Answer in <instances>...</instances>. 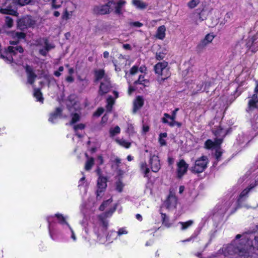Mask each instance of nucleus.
Instances as JSON below:
<instances>
[{
	"mask_svg": "<svg viewBox=\"0 0 258 258\" xmlns=\"http://www.w3.org/2000/svg\"><path fill=\"white\" fill-rule=\"evenodd\" d=\"M248 238L246 235H237L233 243L220 249L216 257L224 258L229 255L238 253L239 258H257L254 254H250L248 250L254 247L258 249V235L254 236V245Z\"/></svg>",
	"mask_w": 258,
	"mask_h": 258,
	"instance_id": "nucleus-1",
	"label": "nucleus"
},
{
	"mask_svg": "<svg viewBox=\"0 0 258 258\" xmlns=\"http://www.w3.org/2000/svg\"><path fill=\"white\" fill-rule=\"evenodd\" d=\"M23 52V48L20 46H10L5 52L4 54L1 55V57L5 58L10 62H14L16 63L20 64V61L18 58H20L21 55L17 56V53H22Z\"/></svg>",
	"mask_w": 258,
	"mask_h": 258,
	"instance_id": "nucleus-2",
	"label": "nucleus"
},
{
	"mask_svg": "<svg viewBox=\"0 0 258 258\" xmlns=\"http://www.w3.org/2000/svg\"><path fill=\"white\" fill-rule=\"evenodd\" d=\"M168 63L165 61L159 62L154 67L156 74L159 75L161 78L158 80L160 83L163 82L170 76L169 69L167 68Z\"/></svg>",
	"mask_w": 258,
	"mask_h": 258,
	"instance_id": "nucleus-3",
	"label": "nucleus"
},
{
	"mask_svg": "<svg viewBox=\"0 0 258 258\" xmlns=\"http://www.w3.org/2000/svg\"><path fill=\"white\" fill-rule=\"evenodd\" d=\"M209 163V160L207 156H202L197 159L193 166L191 168V170L194 173H202L207 167Z\"/></svg>",
	"mask_w": 258,
	"mask_h": 258,
	"instance_id": "nucleus-4",
	"label": "nucleus"
},
{
	"mask_svg": "<svg viewBox=\"0 0 258 258\" xmlns=\"http://www.w3.org/2000/svg\"><path fill=\"white\" fill-rule=\"evenodd\" d=\"M36 43V45L39 47V53L43 56H46L49 51L55 47L53 44L50 43L48 40L44 38L38 39Z\"/></svg>",
	"mask_w": 258,
	"mask_h": 258,
	"instance_id": "nucleus-5",
	"label": "nucleus"
},
{
	"mask_svg": "<svg viewBox=\"0 0 258 258\" xmlns=\"http://www.w3.org/2000/svg\"><path fill=\"white\" fill-rule=\"evenodd\" d=\"M178 111V108H176L172 112V115H170L168 113H164V117L162 119V121L164 123L168 124L170 126L176 125L178 127L181 126V123L175 120L176 117V113Z\"/></svg>",
	"mask_w": 258,
	"mask_h": 258,
	"instance_id": "nucleus-6",
	"label": "nucleus"
},
{
	"mask_svg": "<svg viewBox=\"0 0 258 258\" xmlns=\"http://www.w3.org/2000/svg\"><path fill=\"white\" fill-rule=\"evenodd\" d=\"M148 162L150 168L153 172H157L160 169V161L157 154L150 153Z\"/></svg>",
	"mask_w": 258,
	"mask_h": 258,
	"instance_id": "nucleus-7",
	"label": "nucleus"
},
{
	"mask_svg": "<svg viewBox=\"0 0 258 258\" xmlns=\"http://www.w3.org/2000/svg\"><path fill=\"white\" fill-rule=\"evenodd\" d=\"M0 13L3 14L17 16L18 13L16 8L12 5L10 1L7 0L0 8Z\"/></svg>",
	"mask_w": 258,
	"mask_h": 258,
	"instance_id": "nucleus-8",
	"label": "nucleus"
},
{
	"mask_svg": "<svg viewBox=\"0 0 258 258\" xmlns=\"http://www.w3.org/2000/svg\"><path fill=\"white\" fill-rule=\"evenodd\" d=\"M112 2L109 0L108 2L106 5H100L96 6L93 8V12L94 13L99 15H105L109 13L110 10L112 9Z\"/></svg>",
	"mask_w": 258,
	"mask_h": 258,
	"instance_id": "nucleus-9",
	"label": "nucleus"
},
{
	"mask_svg": "<svg viewBox=\"0 0 258 258\" xmlns=\"http://www.w3.org/2000/svg\"><path fill=\"white\" fill-rule=\"evenodd\" d=\"M214 35L212 34H208L205 38L201 41L197 47V50L199 52L202 51L213 40Z\"/></svg>",
	"mask_w": 258,
	"mask_h": 258,
	"instance_id": "nucleus-10",
	"label": "nucleus"
},
{
	"mask_svg": "<svg viewBox=\"0 0 258 258\" xmlns=\"http://www.w3.org/2000/svg\"><path fill=\"white\" fill-rule=\"evenodd\" d=\"M127 231L124 228H120L117 232L115 231H110L106 236V240L109 243L112 242L113 240L116 239L117 236H120L122 234H126Z\"/></svg>",
	"mask_w": 258,
	"mask_h": 258,
	"instance_id": "nucleus-11",
	"label": "nucleus"
},
{
	"mask_svg": "<svg viewBox=\"0 0 258 258\" xmlns=\"http://www.w3.org/2000/svg\"><path fill=\"white\" fill-rule=\"evenodd\" d=\"M177 176L179 178H180L187 172L188 165L183 159H181L177 163Z\"/></svg>",
	"mask_w": 258,
	"mask_h": 258,
	"instance_id": "nucleus-12",
	"label": "nucleus"
},
{
	"mask_svg": "<svg viewBox=\"0 0 258 258\" xmlns=\"http://www.w3.org/2000/svg\"><path fill=\"white\" fill-rule=\"evenodd\" d=\"M258 184L257 181L252 182L247 188H245L239 195L237 199L238 204L244 200L247 197L248 192Z\"/></svg>",
	"mask_w": 258,
	"mask_h": 258,
	"instance_id": "nucleus-13",
	"label": "nucleus"
},
{
	"mask_svg": "<svg viewBox=\"0 0 258 258\" xmlns=\"http://www.w3.org/2000/svg\"><path fill=\"white\" fill-rule=\"evenodd\" d=\"M34 24V22L28 16L23 18L18 22V26L21 29L31 27Z\"/></svg>",
	"mask_w": 258,
	"mask_h": 258,
	"instance_id": "nucleus-14",
	"label": "nucleus"
},
{
	"mask_svg": "<svg viewBox=\"0 0 258 258\" xmlns=\"http://www.w3.org/2000/svg\"><path fill=\"white\" fill-rule=\"evenodd\" d=\"M177 203V198L175 195L174 189H170V193L167 200L165 202V205L167 208H170L175 207Z\"/></svg>",
	"mask_w": 258,
	"mask_h": 258,
	"instance_id": "nucleus-15",
	"label": "nucleus"
},
{
	"mask_svg": "<svg viewBox=\"0 0 258 258\" xmlns=\"http://www.w3.org/2000/svg\"><path fill=\"white\" fill-rule=\"evenodd\" d=\"M258 97L257 95L253 94L248 101V106L247 111L248 112L256 110L258 108Z\"/></svg>",
	"mask_w": 258,
	"mask_h": 258,
	"instance_id": "nucleus-16",
	"label": "nucleus"
},
{
	"mask_svg": "<svg viewBox=\"0 0 258 258\" xmlns=\"http://www.w3.org/2000/svg\"><path fill=\"white\" fill-rule=\"evenodd\" d=\"M25 69L27 76V82L32 85L34 83L37 76L34 73L33 68L31 66L27 65Z\"/></svg>",
	"mask_w": 258,
	"mask_h": 258,
	"instance_id": "nucleus-17",
	"label": "nucleus"
},
{
	"mask_svg": "<svg viewBox=\"0 0 258 258\" xmlns=\"http://www.w3.org/2000/svg\"><path fill=\"white\" fill-rule=\"evenodd\" d=\"M111 1L112 2L111 10L114 8L115 13L116 14H120L121 12V9L124 6L125 2L123 0H111Z\"/></svg>",
	"mask_w": 258,
	"mask_h": 258,
	"instance_id": "nucleus-18",
	"label": "nucleus"
},
{
	"mask_svg": "<svg viewBox=\"0 0 258 258\" xmlns=\"http://www.w3.org/2000/svg\"><path fill=\"white\" fill-rule=\"evenodd\" d=\"M207 15L204 10H203L200 13L194 15L193 17L194 23L195 25H199L202 21L207 19Z\"/></svg>",
	"mask_w": 258,
	"mask_h": 258,
	"instance_id": "nucleus-19",
	"label": "nucleus"
},
{
	"mask_svg": "<svg viewBox=\"0 0 258 258\" xmlns=\"http://www.w3.org/2000/svg\"><path fill=\"white\" fill-rule=\"evenodd\" d=\"M10 34L11 36L15 40L10 41V44L12 45L16 44L19 40L24 39L25 37V34L22 32H12Z\"/></svg>",
	"mask_w": 258,
	"mask_h": 258,
	"instance_id": "nucleus-20",
	"label": "nucleus"
},
{
	"mask_svg": "<svg viewBox=\"0 0 258 258\" xmlns=\"http://www.w3.org/2000/svg\"><path fill=\"white\" fill-rule=\"evenodd\" d=\"M97 186L98 189L97 190V196H99V192H101L107 186L106 178L99 177L98 179Z\"/></svg>",
	"mask_w": 258,
	"mask_h": 258,
	"instance_id": "nucleus-21",
	"label": "nucleus"
},
{
	"mask_svg": "<svg viewBox=\"0 0 258 258\" xmlns=\"http://www.w3.org/2000/svg\"><path fill=\"white\" fill-rule=\"evenodd\" d=\"M110 87L109 80L105 82H101L98 92L99 94L103 95L109 92Z\"/></svg>",
	"mask_w": 258,
	"mask_h": 258,
	"instance_id": "nucleus-22",
	"label": "nucleus"
},
{
	"mask_svg": "<svg viewBox=\"0 0 258 258\" xmlns=\"http://www.w3.org/2000/svg\"><path fill=\"white\" fill-rule=\"evenodd\" d=\"M222 142V139H216L213 142L211 140H208L205 143V148L208 149L216 147L219 146Z\"/></svg>",
	"mask_w": 258,
	"mask_h": 258,
	"instance_id": "nucleus-23",
	"label": "nucleus"
},
{
	"mask_svg": "<svg viewBox=\"0 0 258 258\" xmlns=\"http://www.w3.org/2000/svg\"><path fill=\"white\" fill-rule=\"evenodd\" d=\"M144 101L141 96H138L134 102L133 112L136 113L143 105Z\"/></svg>",
	"mask_w": 258,
	"mask_h": 258,
	"instance_id": "nucleus-24",
	"label": "nucleus"
},
{
	"mask_svg": "<svg viewBox=\"0 0 258 258\" xmlns=\"http://www.w3.org/2000/svg\"><path fill=\"white\" fill-rule=\"evenodd\" d=\"M95 78L96 81L102 80L101 82L109 80V78L105 75L104 71L103 70H99L95 72Z\"/></svg>",
	"mask_w": 258,
	"mask_h": 258,
	"instance_id": "nucleus-25",
	"label": "nucleus"
},
{
	"mask_svg": "<svg viewBox=\"0 0 258 258\" xmlns=\"http://www.w3.org/2000/svg\"><path fill=\"white\" fill-rule=\"evenodd\" d=\"M165 32L166 27L164 25L159 27L156 33V37L159 39L163 40L165 37Z\"/></svg>",
	"mask_w": 258,
	"mask_h": 258,
	"instance_id": "nucleus-26",
	"label": "nucleus"
},
{
	"mask_svg": "<svg viewBox=\"0 0 258 258\" xmlns=\"http://www.w3.org/2000/svg\"><path fill=\"white\" fill-rule=\"evenodd\" d=\"M118 60L120 61V62H122V63H121L120 65V63H117V61H113V63L114 64V66L115 67V71L116 72H119L121 70V67H120V66H121L122 64H125V62H126V58L124 57L122 55L120 54L119 55V56L118 57Z\"/></svg>",
	"mask_w": 258,
	"mask_h": 258,
	"instance_id": "nucleus-27",
	"label": "nucleus"
},
{
	"mask_svg": "<svg viewBox=\"0 0 258 258\" xmlns=\"http://www.w3.org/2000/svg\"><path fill=\"white\" fill-rule=\"evenodd\" d=\"M61 110H62L60 108H57L53 113L50 114L49 118V121L52 123H54L55 120L60 115Z\"/></svg>",
	"mask_w": 258,
	"mask_h": 258,
	"instance_id": "nucleus-28",
	"label": "nucleus"
},
{
	"mask_svg": "<svg viewBox=\"0 0 258 258\" xmlns=\"http://www.w3.org/2000/svg\"><path fill=\"white\" fill-rule=\"evenodd\" d=\"M61 110H62L60 108H57L53 113L50 114L49 118V121L52 123H54L55 120L60 115Z\"/></svg>",
	"mask_w": 258,
	"mask_h": 258,
	"instance_id": "nucleus-29",
	"label": "nucleus"
},
{
	"mask_svg": "<svg viewBox=\"0 0 258 258\" xmlns=\"http://www.w3.org/2000/svg\"><path fill=\"white\" fill-rule=\"evenodd\" d=\"M132 4L139 9H144L147 7V4L141 0H132Z\"/></svg>",
	"mask_w": 258,
	"mask_h": 258,
	"instance_id": "nucleus-30",
	"label": "nucleus"
},
{
	"mask_svg": "<svg viewBox=\"0 0 258 258\" xmlns=\"http://www.w3.org/2000/svg\"><path fill=\"white\" fill-rule=\"evenodd\" d=\"M113 211H111L110 213L109 212L106 213L104 215H100L99 216V219L100 220V225H101L103 229H106L108 225L107 222L103 219V217H108L109 216H110L113 213Z\"/></svg>",
	"mask_w": 258,
	"mask_h": 258,
	"instance_id": "nucleus-31",
	"label": "nucleus"
},
{
	"mask_svg": "<svg viewBox=\"0 0 258 258\" xmlns=\"http://www.w3.org/2000/svg\"><path fill=\"white\" fill-rule=\"evenodd\" d=\"M135 84H141L144 86H148L149 85V82L148 80L145 79L144 75H140L139 77L138 81L135 82Z\"/></svg>",
	"mask_w": 258,
	"mask_h": 258,
	"instance_id": "nucleus-32",
	"label": "nucleus"
},
{
	"mask_svg": "<svg viewBox=\"0 0 258 258\" xmlns=\"http://www.w3.org/2000/svg\"><path fill=\"white\" fill-rule=\"evenodd\" d=\"M140 170L144 174V176H148V173L150 172V168L146 162H142L140 164Z\"/></svg>",
	"mask_w": 258,
	"mask_h": 258,
	"instance_id": "nucleus-33",
	"label": "nucleus"
},
{
	"mask_svg": "<svg viewBox=\"0 0 258 258\" xmlns=\"http://www.w3.org/2000/svg\"><path fill=\"white\" fill-rule=\"evenodd\" d=\"M109 133L110 137L111 138L113 137L120 133V128L118 126L116 125L114 127H111L109 129Z\"/></svg>",
	"mask_w": 258,
	"mask_h": 258,
	"instance_id": "nucleus-34",
	"label": "nucleus"
},
{
	"mask_svg": "<svg viewBox=\"0 0 258 258\" xmlns=\"http://www.w3.org/2000/svg\"><path fill=\"white\" fill-rule=\"evenodd\" d=\"M248 45L249 47H258V34L249 40Z\"/></svg>",
	"mask_w": 258,
	"mask_h": 258,
	"instance_id": "nucleus-35",
	"label": "nucleus"
},
{
	"mask_svg": "<svg viewBox=\"0 0 258 258\" xmlns=\"http://www.w3.org/2000/svg\"><path fill=\"white\" fill-rule=\"evenodd\" d=\"M34 96L37 99V101L41 103L43 102V98L42 97V93L39 89H35L34 91Z\"/></svg>",
	"mask_w": 258,
	"mask_h": 258,
	"instance_id": "nucleus-36",
	"label": "nucleus"
},
{
	"mask_svg": "<svg viewBox=\"0 0 258 258\" xmlns=\"http://www.w3.org/2000/svg\"><path fill=\"white\" fill-rule=\"evenodd\" d=\"M178 223L181 226V229L184 230L191 226L194 223V221L192 220H189L185 222H179Z\"/></svg>",
	"mask_w": 258,
	"mask_h": 258,
	"instance_id": "nucleus-37",
	"label": "nucleus"
},
{
	"mask_svg": "<svg viewBox=\"0 0 258 258\" xmlns=\"http://www.w3.org/2000/svg\"><path fill=\"white\" fill-rule=\"evenodd\" d=\"M114 103V101L111 96H109L107 99V105L106 106V109L108 111L110 112L113 105Z\"/></svg>",
	"mask_w": 258,
	"mask_h": 258,
	"instance_id": "nucleus-38",
	"label": "nucleus"
},
{
	"mask_svg": "<svg viewBox=\"0 0 258 258\" xmlns=\"http://www.w3.org/2000/svg\"><path fill=\"white\" fill-rule=\"evenodd\" d=\"M94 165V159L93 158H89L85 163V169L88 171L90 170Z\"/></svg>",
	"mask_w": 258,
	"mask_h": 258,
	"instance_id": "nucleus-39",
	"label": "nucleus"
},
{
	"mask_svg": "<svg viewBox=\"0 0 258 258\" xmlns=\"http://www.w3.org/2000/svg\"><path fill=\"white\" fill-rule=\"evenodd\" d=\"M55 216L57 218L58 220L59 221V222L62 224L67 225L68 227H69V224L66 221V218L61 214H56L55 215Z\"/></svg>",
	"mask_w": 258,
	"mask_h": 258,
	"instance_id": "nucleus-40",
	"label": "nucleus"
},
{
	"mask_svg": "<svg viewBox=\"0 0 258 258\" xmlns=\"http://www.w3.org/2000/svg\"><path fill=\"white\" fill-rule=\"evenodd\" d=\"M115 141L118 144L126 148H128L130 147L131 143L123 139H116Z\"/></svg>",
	"mask_w": 258,
	"mask_h": 258,
	"instance_id": "nucleus-41",
	"label": "nucleus"
},
{
	"mask_svg": "<svg viewBox=\"0 0 258 258\" xmlns=\"http://www.w3.org/2000/svg\"><path fill=\"white\" fill-rule=\"evenodd\" d=\"M204 85H206L204 82H200L196 84V87L194 89V92L195 93H196L198 92L199 91H201L203 90V87Z\"/></svg>",
	"mask_w": 258,
	"mask_h": 258,
	"instance_id": "nucleus-42",
	"label": "nucleus"
},
{
	"mask_svg": "<svg viewBox=\"0 0 258 258\" xmlns=\"http://www.w3.org/2000/svg\"><path fill=\"white\" fill-rule=\"evenodd\" d=\"M232 17V14L231 12H228L224 16V20L220 22V25H224L226 23L229 22Z\"/></svg>",
	"mask_w": 258,
	"mask_h": 258,
	"instance_id": "nucleus-43",
	"label": "nucleus"
},
{
	"mask_svg": "<svg viewBox=\"0 0 258 258\" xmlns=\"http://www.w3.org/2000/svg\"><path fill=\"white\" fill-rule=\"evenodd\" d=\"M51 3L53 8H59L61 5L62 4L64 1H66L67 0H51Z\"/></svg>",
	"mask_w": 258,
	"mask_h": 258,
	"instance_id": "nucleus-44",
	"label": "nucleus"
},
{
	"mask_svg": "<svg viewBox=\"0 0 258 258\" xmlns=\"http://www.w3.org/2000/svg\"><path fill=\"white\" fill-rule=\"evenodd\" d=\"M124 186V184L121 181L118 180L115 183V190L118 192H121Z\"/></svg>",
	"mask_w": 258,
	"mask_h": 258,
	"instance_id": "nucleus-45",
	"label": "nucleus"
},
{
	"mask_svg": "<svg viewBox=\"0 0 258 258\" xmlns=\"http://www.w3.org/2000/svg\"><path fill=\"white\" fill-rule=\"evenodd\" d=\"M67 105L69 107V110L71 111H73V109L77 110L79 109V105L75 101L74 103H72L71 101L68 103Z\"/></svg>",
	"mask_w": 258,
	"mask_h": 258,
	"instance_id": "nucleus-46",
	"label": "nucleus"
},
{
	"mask_svg": "<svg viewBox=\"0 0 258 258\" xmlns=\"http://www.w3.org/2000/svg\"><path fill=\"white\" fill-rule=\"evenodd\" d=\"M167 136V133H164L160 134L159 142L161 146H164L166 145V141L164 140Z\"/></svg>",
	"mask_w": 258,
	"mask_h": 258,
	"instance_id": "nucleus-47",
	"label": "nucleus"
},
{
	"mask_svg": "<svg viewBox=\"0 0 258 258\" xmlns=\"http://www.w3.org/2000/svg\"><path fill=\"white\" fill-rule=\"evenodd\" d=\"M213 132L215 136H224L225 135V132L221 127H219V128H217V130L213 129Z\"/></svg>",
	"mask_w": 258,
	"mask_h": 258,
	"instance_id": "nucleus-48",
	"label": "nucleus"
},
{
	"mask_svg": "<svg viewBox=\"0 0 258 258\" xmlns=\"http://www.w3.org/2000/svg\"><path fill=\"white\" fill-rule=\"evenodd\" d=\"M200 3V0H191L187 3V6L190 9L195 8Z\"/></svg>",
	"mask_w": 258,
	"mask_h": 258,
	"instance_id": "nucleus-49",
	"label": "nucleus"
},
{
	"mask_svg": "<svg viewBox=\"0 0 258 258\" xmlns=\"http://www.w3.org/2000/svg\"><path fill=\"white\" fill-rule=\"evenodd\" d=\"M72 11H71L70 12H69L68 9H66L62 16H61L62 19L63 20H66L70 19V18L72 16Z\"/></svg>",
	"mask_w": 258,
	"mask_h": 258,
	"instance_id": "nucleus-50",
	"label": "nucleus"
},
{
	"mask_svg": "<svg viewBox=\"0 0 258 258\" xmlns=\"http://www.w3.org/2000/svg\"><path fill=\"white\" fill-rule=\"evenodd\" d=\"M84 127H85V125L82 124V123H80V124H78L77 125H74V130H75V131L76 132V134L79 138L81 137V135L78 133L77 131H78V130H83V129L84 128Z\"/></svg>",
	"mask_w": 258,
	"mask_h": 258,
	"instance_id": "nucleus-51",
	"label": "nucleus"
},
{
	"mask_svg": "<svg viewBox=\"0 0 258 258\" xmlns=\"http://www.w3.org/2000/svg\"><path fill=\"white\" fill-rule=\"evenodd\" d=\"M5 23L8 28H11L13 25V20L10 17H6Z\"/></svg>",
	"mask_w": 258,
	"mask_h": 258,
	"instance_id": "nucleus-52",
	"label": "nucleus"
},
{
	"mask_svg": "<svg viewBox=\"0 0 258 258\" xmlns=\"http://www.w3.org/2000/svg\"><path fill=\"white\" fill-rule=\"evenodd\" d=\"M166 54V50H165L164 51H163L162 52L160 51L156 53V57L157 59H158V60L163 59L165 57Z\"/></svg>",
	"mask_w": 258,
	"mask_h": 258,
	"instance_id": "nucleus-53",
	"label": "nucleus"
},
{
	"mask_svg": "<svg viewBox=\"0 0 258 258\" xmlns=\"http://www.w3.org/2000/svg\"><path fill=\"white\" fill-rule=\"evenodd\" d=\"M32 0H16V3L21 6H23L29 4Z\"/></svg>",
	"mask_w": 258,
	"mask_h": 258,
	"instance_id": "nucleus-54",
	"label": "nucleus"
},
{
	"mask_svg": "<svg viewBox=\"0 0 258 258\" xmlns=\"http://www.w3.org/2000/svg\"><path fill=\"white\" fill-rule=\"evenodd\" d=\"M79 119L80 116L78 113H76L74 114L72 116V121L70 123V124H72L78 121L79 120Z\"/></svg>",
	"mask_w": 258,
	"mask_h": 258,
	"instance_id": "nucleus-55",
	"label": "nucleus"
},
{
	"mask_svg": "<svg viewBox=\"0 0 258 258\" xmlns=\"http://www.w3.org/2000/svg\"><path fill=\"white\" fill-rule=\"evenodd\" d=\"M222 152L220 148H218L216 150L215 152V157L217 161H219L220 160V157L222 155Z\"/></svg>",
	"mask_w": 258,
	"mask_h": 258,
	"instance_id": "nucleus-56",
	"label": "nucleus"
},
{
	"mask_svg": "<svg viewBox=\"0 0 258 258\" xmlns=\"http://www.w3.org/2000/svg\"><path fill=\"white\" fill-rule=\"evenodd\" d=\"M112 202V200L109 199L107 200L106 201L104 202L100 206V210H104L105 206H106L107 204H109Z\"/></svg>",
	"mask_w": 258,
	"mask_h": 258,
	"instance_id": "nucleus-57",
	"label": "nucleus"
},
{
	"mask_svg": "<svg viewBox=\"0 0 258 258\" xmlns=\"http://www.w3.org/2000/svg\"><path fill=\"white\" fill-rule=\"evenodd\" d=\"M231 206V202H228L225 203L224 205L223 206V211L221 213H225L230 208Z\"/></svg>",
	"mask_w": 258,
	"mask_h": 258,
	"instance_id": "nucleus-58",
	"label": "nucleus"
},
{
	"mask_svg": "<svg viewBox=\"0 0 258 258\" xmlns=\"http://www.w3.org/2000/svg\"><path fill=\"white\" fill-rule=\"evenodd\" d=\"M63 67L61 66V67H59V68H58V70L57 71H55L54 72V75L56 76V77H59L60 75H61V72H63Z\"/></svg>",
	"mask_w": 258,
	"mask_h": 258,
	"instance_id": "nucleus-59",
	"label": "nucleus"
},
{
	"mask_svg": "<svg viewBox=\"0 0 258 258\" xmlns=\"http://www.w3.org/2000/svg\"><path fill=\"white\" fill-rule=\"evenodd\" d=\"M130 25L131 26H134L136 27H141L143 25L142 23L139 22H131L130 23Z\"/></svg>",
	"mask_w": 258,
	"mask_h": 258,
	"instance_id": "nucleus-60",
	"label": "nucleus"
},
{
	"mask_svg": "<svg viewBox=\"0 0 258 258\" xmlns=\"http://www.w3.org/2000/svg\"><path fill=\"white\" fill-rule=\"evenodd\" d=\"M138 71H139L138 67L134 66L131 68V69L130 70V73L132 75H135L138 72Z\"/></svg>",
	"mask_w": 258,
	"mask_h": 258,
	"instance_id": "nucleus-61",
	"label": "nucleus"
},
{
	"mask_svg": "<svg viewBox=\"0 0 258 258\" xmlns=\"http://www.w3.org/2000/svg\"><path fill=\"white\" fill-rule=\"evenodd\" d=\"M104 111V109L102 108H100L97 109V110L94 113V115L95 116H99L101 114L103 113Z\"/></svg>",
	"mask_w": 258,
	"mask_h": 258,
	"instance_id": "nucleus-62",
	"label": "nucleus"
},
{
	"mask_svg": "<svg viewBox=\"0 0 258 258\" xmlns=\"http://www.w3.org/2000/svg\"><path fill=\"white\" fill-rule=\"evenodd\" d=\"M252 128L254 131V132H256V133L254 134V136L258 135V122H255L254 124H253Z\"/></svg>",
	"mask_w": 258,
	"mask_h": 258,
	"instance_id": "nucleus-63",
	"label": "nucleus"
},
{
	"mask_svg": "<svg viewBox=\"0 0 258 258\" xmlns=\"http://www.w3.org/2000/svg\"><path fill=\"white\" fill-rule=\"evenodd\" d=\"M97 162L99 165H102L103 163V159L102 156L99 155L98 156L97 159Z\"/></svg>",
	"mask_w": 258,
	"mask_h": 258,
	"instance_id": "nucleus-64",
	"label": "nucleus"
}]
</instances>
